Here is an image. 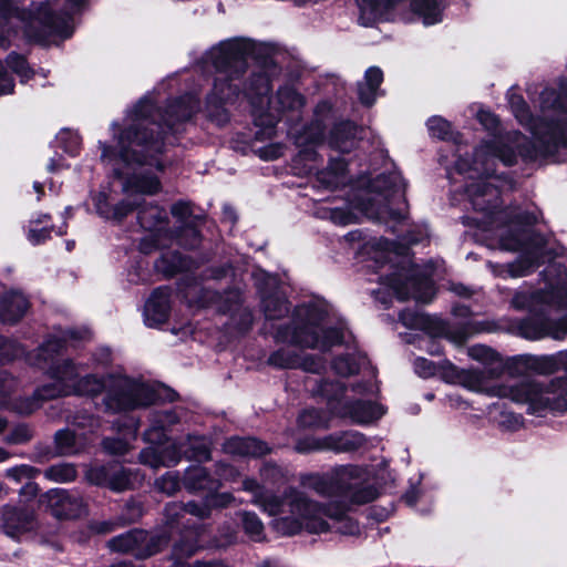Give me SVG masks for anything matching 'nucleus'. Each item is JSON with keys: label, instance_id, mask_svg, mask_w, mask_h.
Here are the masks:
<instances>
[{"label": "nucleus", "instance_id": "obj_13", "mask_svg": "<svg viewBox=\"0 0 567 567\" xmlns=\"http://www.w3.org/2000/svg\"><path fill=\"white\" fill-rule=\"evenodd\" d=\"M544 287L538 291L519 290L512 299L517 310L532 312L567 310V270L560 264L548 265L542 274Z\"/></svg>", "mask_w": 567, "mask_h": 567}, {"label": "nucleus", "instance_id": "obj_51", "mask_svg": "<svg viewBox=\"0 0 567 567\" xmlns=\"http://www.w3.org/2000/svg\"><path fill=\"white\" fill-rule=\"evenodd\" d=\"M133 485L132 475L123 467H118L110 472L109 487L113 491L121 492L131 488Z\"/></svg>", "mask_w": 567, "mask_h": 567}, {"label": "nucleus", "instance_id": "obj_6", "mask_svg": "<svg viewBox=\"0 0 567 567\" xmlns=\"http://www.w3.org/2000/svg\"><path fill=\"white\" fill-rule=\"evenodd\" d=\"M275 338L300 348L328 351L344 341L346 324L326 301L317 300L297 307L290 324L279 327Z\"/></svg>", "mask_w": 567, "mask_h": 567}, {"label": "nucleus", "instance_id": "obj_35", "mask_svg": "<svg viewBox=\"0 0 567 567\" xmlns=\"http://www.w3.org/2000/svg\"><path fill=\"white\" fill-rule=\"evenodd\" d=\"M317 186L323 189H334L347 182L346 163L343 159H331L326 169L316 174Z\"/></svg>", "mask_w": 567, "mask_h": 567}, {"label": "nucleus", "instance_id": "obj_50", "mask_svg": "<svg viewBox=\"0 0 567 567\" xmlns=\"http://www.w3.org/2000/svg\"><path fill=\"white\" fill-rule=\"evenodd\" d=\"M40 471L33 466L21 464L6 471V476L14 483H22L33 480Z\"/></svg>", "mask_w": 567, "mask_h": 567}, {"label": "nucleus", "instance_id": "obj_63", "mask_svg": "<svg viewBox=\"0 0 567 567\" xmlns=\"http://www.w3.org/2000/svg\"><path fill=\"white\" fill-rule=\"evenodd\" d=\"M501 424L506 430L516 431V430L523 427L524 417L522 414L504 413L502 416Z\"/></svg>", "mask_w": 567, "mask_h": 567}, {"label": "nucleus", "instance_id": "obj_34", "mask_svg": "<svg viewBox=\"0 0 567 567\" xmlns=\"http://www.w3.org/2000/svg\"><path fill=\"white\" fill-rule=\"evenodd\" d=\"M358 132V127L351 122L339 123L330 134L329 145L341 153H348L357 146Z\"/></svg>", "mask_w": 567, "mask_h": 567}, {"label": "nucleus", "instance_id": "obj_7", "mask_svg": "<svg viewBox=\"0 0 567 567\" xmlns=\"http://www.w3.org/2000/svg\"><path fill=\"white\" fill-rule=\"evenodd\" d=\"M256 49L252 40L247 38H233L220 41L212 47L205 54L207 63L216 70L212 92L207 96V109L212 117L225 122L227 114L224 105L231 102L239 94L235 83L246 70V59Z\"/></svg>", "mask_w": 567, "mask_h": 567}, {"label": "nucleus", "instance_id": "obj_18", "mask_svg": "<svg viewBox=\"0 0 567 567\" xmlns=\"http://www.w3.org/2000/svg\"><path fill=\"white\" fill-rule=\"evenodd\" d=\"M399 318L406 328L422 330L433 337L444 336L455 344L464 343L471 334L467 329L453 332L443 320L416 310H404Z\"/></svg>", "mask_w": 567, "mask_h": 567}, {"label": "nucleus", "instance_id": "obj_58", "mask_svg": "<svg viewBox=\"0 0 567 567\" xmlns=\"http://www.w3.org/2000/svg\"><path fill=\"white\" fill-rule=\"evenodd\" d=\"M467 353L472 359L484 363L493 361L495 358V352L491 348L482 344H476L468 348Z\"/></svg>", "mask_w": 567, "mask_h": 567}, {"label": "nucleus", "instance_id": "obj_41", "mask_svg": "<svg viewBox=\"0 0 567 567\" xmlns=\"http://www.w3.org/2000/svg\"><path fill=\"white\" fill-rule=\"evenodd\" d=\"M259 289L266 319L276 320L282 318L289 310L286 298L278 292L267 295L264 288L260 287Z\"/></svg>", "mask_w": 567, "mask_h": 567}, {"label": "nucleus", "instance_id": "obj_32", "mask_svg": "<svg viewBox=\"0 0 567 567\" xmlns=\"http://www.w3.org/2000/svg\"><path fill=\"white\" fill-rule=\"evenodd\" d=\"M225 453L233 456L258 457L267 454L270 449L261 441L254 437H231L224 443Z\"/></svg>", "mask_w": 567, "mask_h": 567}, {"label": "nucleus", "instance_id": "obj_61", "mask_svg": "<svg viewBox=\"0 0 567 567\" xmlns=\"http://www.w3.org/2000/svg\"><path fill=\"white\" fill-rule=\"evenodd\" d=\"M126 514L120 518V525L130 524L137 520L142 516V506L138 503L130 502L126 504Z\"/></svg>", "mask_w": 567, "mask_h": 567}, {"label": "nucleus", "instance_id": "obj_19", "mask_svg": "<svg viewBox=\"0 0 567 567\" xmlns=\"http://www.w3.org/2000/svg\"><path fill=\"white\" fill-rule=\"evenodd\" d=\"M41 503L59 519L79 518L86 512L82 496L75 491L52 488L41 496Z\"/></svg>", "mask_w": 567, "mask_h": 567}, {"label": "nucleus", "instance_id": "obj_42", "mask_svg": "<svg viewBox=\"0 0 567 567\" xmlns=\"http://www.w3.org/2000/svg\"><path fill=\"white\" fill-rule=\"evenodd\" d=\"M241 527L245 535L252 542L266 539L265 525L255 512L243 511L239 513Z\"/></svg>", "mask_w": 567, "mask_h": 567}, {"label": "nucleus", "instance_id": "obj_33", "mask_svg": "<svg viewBox=\"0 0 567 567\" xmlns=\"http://www.w3.org/2000/svg\"><path fill=\"white\" fill-rule=\"evenodd\" d=\"M445 378L449 382L460 383L468 390L475 392H482L486 390L485 371L474 369L458 370L453 364H450L447 367Z\"/></svg>", "mask_w": 567, "mask_h": 567}, {"label": "nucleus", "instance_id": "obj_3", "mask_svg": "<svg viewBox=\"0 0 567 567\" xmlns=\"http://www.w3.org/2000/svg\"><path fill=\"white\" fill-rule=\"evenodd\" d=\"M90 337L87 329H71L60 337L49 338L38 350L37 358L29 359L40 368L48 365L51 383L37 389V395L56 399L68 395L94 399L104 394L102 405L110 414L127 413L155 404L161 399V385L141 375H128L121 371L100 375L91 370L107 367L112 361L109 348H100L90 361L55 360L63 348L74 346L78 340Z\"/></svg>", "mask_w": 567, "mask_h": 567}, {"label": "nucleus", "instance_id": "obj_22", "mask_svg": "<svg viewBox=\"0 0 567 567\" xmlns=\"http://www.w3.org/2000/svg\"><path fill=\"white\" fill-rule=\"evenodd\" d=\"M173 289L164 286L155 289L146 300L143 320L148 328H161L169 318L173 302Z\"/></svg>", "mask_w": 567, "mask_h": 567}, {"label": "nucleus", "instance_id": "obj_62", "mask_svg": "<svg viewBox=\"0 0 567 567\" xmlns=\"http://www.w3.org/2000/svg\"><path fill=\"white\" fill-rule=\"evenodd\" d=\"M299 422L302 426H320V425H322L320 412L316 409L305 410L299 415Z\"/></svg>", "mask_w": 567, "mask_h": 567}, {"label": "nucleus", "instance_id": "obj_30", "mask_svg": "<svg viewBox=\"0 0 567 567\" xmlns=\"http://www.w3.org/2000/svg\"><path fill=\"white\" fill-rule=\"evenodd\" d=\"M400 0H358L359 21L364 27L373 25L377 22L388 20L391 9Z\"/></svg>", "mask_w": 567, "mask_h": 567}, {"label": "nucleus", "instance_id": "obj_25", "mask_svg": "<svg viewBox=\"0 0 567 567\" xmlns=\"http://www.w3.org/2000/svg\"><path fill=\"white\" fill-rule=\"evenodd\" d=\"M365 442L364 436L357 431L341 432L313 440L309 447L298 446L299 451L320 450L336 453L351 452L361 447Z\"/></svg>", "mask_w": 567, "mask_h": 567}, {"label": "nucleus", "instance_id": "obj_43", "mask_svg": "<svg viewBox=\"0 0 567 567\" xmlns=\"http://www.w3.org/2000/svg\"><path fill=\"white\" fill-rule=\"evenodd\" d=\"M185 484L189 489L214 491L219 487L218 481L210 478L202 466H194L186 471Z\"/></svg>", "mask_w": 567, "mask_h": 567}, {"label": "nucleus", "instance_id": "obj_40", "mask_svg": "<svg viewBox=\"0 0 567 567\" xmlns=\"http://www.w3.org/2000/svg\"><path fill=\"white\" fill-rule=\"evenodd\" d=\"M394 244L382 238H373L363 244L359 254L362 257H368L375 261V264H384L391 261Z\"/></svg>", "mask_w": 567, "mask_h": 567}, {"label": "nucleus", "instance_id": "obj_12", "mask_svg": "<svg viewBox=\"0 0 567 567\" xmlns=\"http://www.w3.org/2000/svg\"><path fill=\"white\" fill-rule=\"evenodd\" d=\"M269 80L266 75H257L246 95L252 107L257 125L274 127L278 117L288 111H299L305 105V99L292 86L280 87L274 99H269Z\"/></svg>", "mask_w": 567, "mask_h": 567}, {"label": "nucleus", "instance_id": "obj_10", "mask_svg": "<svg viewBox=\"0 0 567 567\" xmlns=\"http://www.w3.org/2000/svg\"><path fill=\"white\" fill-rule=\"evenodd\" d=\"M378 391V385L371 380L353 384L350 389L340 381L327 380L318 384L313 393L326 398L330 409L339 415L367 424L384 414L383 408L371 401Z\"/></svg>", "mask_w": 567, "mask_h": 567}, {"label": "nucleus", "instance_id": "obj_15", "mask_svg": "<svg viewBox=\"0 0 567 567\" xmlns=\"http://www.w3.org/2000/svg\"><path fill=\"white\" fill-rule=\"evenodd\" d=\"M174 507H166V529L163 532L147 533L143 529H132L107 542L110 550L121 554H131L136 558L151 557L168 545L171 533L175 528Z\"/></svg>", "mask_w": 567, "mask_h": 567}, {"label": "nucleus", "instance_id": "obj_39", "mask_svg": "<svg viewBox=\"0 0 567 567\" xmlns=\"http://www.w3.org/2000/svg\"><path fill=\"white\" fill-rule=\"evenodd\" d=\"M123 437H106L103 440L102 445L106 453L111 455H124L130 450L131 441L136 439L137 424L130 420L128 424L124 425Z\"/></svg>", "mask_w": 567, "mask_h": 567}, {"label": "nucleus", "instance_id": "obj_36", "mask_svg": "<svg viewBox=\"0 0 567 567\" xmlns=\"http://www.w3.org/2000/svg\"><path fill=\"white\" fill-rule=\"evenodd\" d=\"M382 81L381 69L371 66L365 71L363 81L358 84L359 100L362 104L371 106L374 103Z\"/></svg>", "mask_w": 567, "mask_h": 567}, {"label": "nucleus", "instance_id": "obj_14", "mask_svg": "<svg viewBox=\"0 0 567 567\" xmlns=\"http://www.w3.org/2000/svg\"><path fill=\"white\" fill-rule=\"evenodd\" d=\"M176 417L161 412L155 415L150 427L144 432V440L151 444L140 453V462L154 470L171 467L177 463L176 442L172 437Z\"/></svg>", "mask_w": 567, "mask_h": 567}, {"label": "nucleus", "instance_id": "obj_29", "mask_svg": "<svg viewBox=\"0 0 567 567\" xmlns=\"http://www.w3.org/2000/svg\"><path fill=\"white\" fill-rule=\"evenodd\" d=\"M179 246L195 248L200 241L199 224L202 218L194 214L187 203L179 200Z\"/></svg>", "mask_w": 567, "mask_h": 567}, {"label": "nucleus", "instance_id": "obj_47", "mask_svg": "<svg viewBox=\"0 0 567 567\" xmlns=\"http://www.w3.org/2000/svg\"><path fill=\"white\" fill-rule=\"evenodd\" d=\"M188 443L189 449L185 445L183 446V450L179 447V453L183 452L185 457L197 461H205L209 458L208 443L204 437H189Z\"/></svg>", "mask_w": 567, "mask_h": 567}, {"label": "nucleus", "instance_id": "obj_56", "mask_svg": "<svg viewBox=\"0 0 567 567\" xmlns=\"http://www.w3.org/2000/svg\"><path fill=\"white\" fill-rule=\"evenodd\" d=\"M199 110V101L193 95L179 99V121L190 118Z\"/></svg>", "mask_w": 567, "mask_h": 567}, {"label": "nucleus", "instance_id": "obj_17", "mask_svg": "<svg viewBox=\"0 0 567 567\" xmlns=\"http://www.w3.org/2000/svg\"><path fill=\"white\" fill-rule=\"evenodd\" d=\"M412 276L396 274L386 279L384 286L388 287L399 300L414 298L417 301L429 302L433 296V285L430 275L424 272L420 276L416 270L411 269Z\"/></svg>", "mask_w": 567, "mask_h": 567}, {"label": "nucleus", "instance_id": "obj_60", "mask_svg": "<svg viewBox=\"0 0 567 567\" xmlns=\"http://www.w3.org/2000/svg\"><path fill=\"white\" fill-rule=\"evenodd\" d=\"M51 230L47 227H28L27 238L32 245H40L50 238Z\"/></svg>", "mask_w": 567, "mask_h": 567}, {"label": "nucleus", "instance_id": "obj_59", "mask_svg": "<svg viewBox=\"0 0 567 567\" xmlns=\"http://www.w3.org/2000/svg\"><path fill=\"white\" fill-rule=\"evenodd\" d=\"M87 480L95 485H104L109 487L110 471L105 466L93 467L86 473Z\"/></svg>", "mask_w": 567, "mask_h": 567}, {"label": "nucleus", "instance_id": "obj_20", "mask_svg": "<svg viewBox=\"0 0 567 567\" xmlns=\"http://www.w3.org/2000/svg\"><path fill=\"white\" fill-rule=\"evenodd\" d=\"M16 385V380L6 371H0V411L3 409L13 410L20 414H30L41 406L48 399L37 395V390L30 398L12 401L10 394ZM9 421L0 414V434L8 427Z\"/></svg>", "mask_w": 567, "mask_h": 567}, {"label": "nucleus", "instance_id": "obj_26", "mask_svg": "<svg viewBox=\"0 0 567 567\" xmlns=\"http://www.w3.org/2000/svg\"><path fill=\"white\" fill-rule=\"evenodd\" d=\"M269 364L280 369L301 368L307 372H319L322 364L321 361L313 355H300L292 349H279L271 353L268 359Z\"/></svg>", "mask_w": 567, "mask_h": 567}, {"label": "nucleus", "instance_id": "obj_31", "mask_svg": "<svg viewBox=\"0 0 567 567\" xmlns=\"http://www.w3.org/2000/svg\"><path fill=\"white\" fill-rule=\"evenodd\" d=\"M158 250L159 257L154 262V268L163 278H173L177 274V240L174 235V244L159 240L152 251Z\"/></svg>", "mask_w": 567, "mask_h": 567}, {"label": "nucleus", "instance_id": "obj_38", "mask_svg": "<svg viewBox=\"0 0 567 567\" xmlns=\"http://www.w3.org/2000/svg\"><path fill=\"white\" fill-rule=\"evenodd\" d=\"M55 444L60 454L72 455L84 449L87 444V437L76 430L64 429L56 432Z\"/></svg>", "mask_w": 567, "mask_h": 567}, {"label": "nucleus", "instance_id": "obj_55", "mask_svg": "<svg viewBox=\"0 0 567 567\" xmlns=\"http://www.w3.org/2000/svg\"><path fill=\"white\" fill-rule=\"evenodd\" d=\"M332 369L337 374L348 377L355 373L359 367L351 357H340L333 361Z\"/></svg>", "mask_w": 567, "mask_h": 567}, {"label": "nucleus", "instance_id": "obj_2", "mask_svg": "<svg viewBox=\"0 0 567 567\" xmlns=\"http://www.w3.org/2000/svg\"><path fill=\"white\" fill-rule=\"evenodd\" d=\"M176 102V80L171 78L127 109L122 124L111 123L114 145L99 141L101 162L118 179L124 195L118 198L116 192L104 188L93 197L95 212L103 219L121 223L141 205L140 196L161 190L157 174L145 167L156 172L166 167L167 146L175 140Z\"/></svg>", "mask_w": 567, "mask_h": 567}, {"label": "nucleus", "instance_id": "obj_27", "mask_svg": "<svg viewBox=\"0 0 567 567\" xmlns=\"http://www.w3.org/2000/svg\"><path fill=\"white\" fill-rule=\"evenodd\" d=\"M34 527V515L29 508L4 506L2 509V528L11 538H19Z\"/></svg>", "mask_w": 567, "mask_h": 567}, {"label": "nucleus", "instance_id": "obj_9", "mask_svg": "<svg viewBox=\"0 0 567 567\" xmlns=\"http://www.w3.org/2000/svg\"><path fill=\"white\" fill-rule=\"evenodd\" d=\"M487 393L525 405L526 413L533 416H560L567 413V375L547 382L536 379L504 382L493 385Z\"/></svg>", "mask_w": 567, "mask_h": 567}, {"label": "nucleus", "instance_id": "obj_44", "mask_svg": "<svg viewBox=\"0 0 567 567\" xmlns=\"http://www.w3.org/2000/svg\"><path fill=\"white\" fill-rule=\"evenodd\" d=\"M8 68L18 75L22 84L33 78L34 71L28 64L25 58L17 52H11L6 58Z\"/></svg>", "mask_w": 567, "mask_h": 567}, {"label": "nucleus", "instance_id": "obj_5", "mask_svg": "<svg viewBox=\"0 0 567 567\" xmlns=\"http://www.w3.org/2000/svg\"><path fill=\"white\" fill-rule=\"evenodd\" d=\"M19 0H0V50L10 48L22 30L24 37L42 44L58 43L72 37L75 16L89 7V0H65V11L58 12V1L45 0L30 10L19 12ZM14 80L0 61V96L13 93Z\"/></svg>", "mask_w": 567, "mask_h": 567}, {"label": "nucleus", "instance_id": "obj_46", "mask_svg": "<svg viewBox=\"0 0 567 567\" xmlns=\"http://www.w3.org/2000/svg\"><path fill=\"white\" fill-rule=\"evenodd\" d=\"M55 142L58 147L71 156H75L81 146V137L78 132L66 128L58 133Z\"/></svg>", "mask_w": 567, "mask_h": 567}, {"label": "nucleus", "instance_id": "obj_28", "mask_svg": "<svg viewBox=\"0 0 567 567\" xmlns=\"http://www.w3.org/2000/svg\"><path fill=\"white\" fill-rule=\"evenodd\" d=\"M29 307L30 301L22 291L8 290L0 298V321L14 324L25 316Z\"/></svg>", "mask_w": 567, "mask_h": 567}, {"label": "nucleus", "instance_id": "obj_53", "mask_svg": "<svg viewBox=\"0 0 567 567\" xmlns=\"http://www.w3.org/2000/svg\"><path fill=\"white\" fill-rule=\"evenodd\" d=\"M155 488L167 496L177 491V473L169 471L155 481Z\"/></svg>", "mask_w": 567, "mask_h": 567}, {"label": "nucleus", "instance_id": "obj_1", "mask_svg": "<svg viewBox=\"0 0 567 567\" xmlns=\"http://www.w3.org/2000/svg\"><path fill=\"white\" fill-rule=\"evenodd\" d=\"M508 102L516 120L526 126L534 136V145L518 132L494 136L475 147L471 157L461 153L455 162V172L466 181V195L475 210L488 212L483 224L492 248L507 251H522L519 258L506 266L487 262L495 276L513 278L530 274L540 258L550 255L547 239L532 233L530 226L537 221L535 213L517 208L496 210L499 202L498 186L487 183L496 172L497 162L505 166L516 163L517 156L536 158L538 155H555L567 151V91L546 87L540 92L539 116L535 120L524 99L511 94Z\"/></svg>", "mask_w": 567, "mask_h": 567}, {"label": "nucleus", "instance_id": "obj_23", "mask_svg": "<svg viewBox=\"0 0 567 567\" xmlns=\"http://www.w3.org/2000/svg\"><path fill=\"white\" fill-rule=\"evenodd\" d=\"M560 370L558 352L550 355H519L512 360L507 367L511 377L525 375L533 372L539 375H549Z\"/></svg>", "mask_w": 567, "mask_h": 567}, {"label": "nucleus", "instance_id": "obj_4", "mask_svg": "<svg viewBox=\"0 0 567 567\" xmlns=\"http://www.w3.org/2000/svg\"><path fill=\"white\" fill-rule=\"evenodd\" d=\"M241 488L251 494L252 505L275 517L270 523L271 528L281 536L301 532L320 534L334 530L343 535L359 533L358 523L348 516L349 506L341 502L320 504L293 487L277 496L254 478H245Z\"/></svg>", "mask_w": 567, "mask_h": 567}, {"label": "nucleus", "instance_id": "obj_49", "mask_svg": "<svg viewBox=\"0 0 567 567\" xmlns=\"http://www.w3.org/2000/svg\"><path fill=\"white\" fill-rule=\"evenodd\" d=\"M71 424L80 434L86 436V434L95 433L101 427V420L93 414L79 413L72 417Z\"/></svg>", "mask_w": 567, "mask_h": 567}, {"label": "nucleus", "instance_id": "obj_64", "mask_svg": "<svg viewBox=\"0 0 567 567\" xmlns=\"http://www.w3.org/2000/svg\"><path fill=\"white\" fill-rule=\"evenodd\" d=\"M414 370L420 377L429 378L435 373V365L424 358H417L414 361Z\"/></svg>", "mask_w": 567, "mask_h": 567}, {"label": "nucleus", "instance_id": "obj_16", "mask_svg": "<svg viewBox=\"0 0 567 567\" xmlns=\"http://www.w3.org/2000/svg\"><path fill=\"white\" fill-rule=\"evenodd\" d=\"M137 219L141 227L147 233L140 243V249L144 254L152 252L154 245L159 240L174 244L175 233L169 228L167 212L157 205H146L138 209Z\"/></svg>", "mask_w": 567, "mask_h": 567}, {"label": "nucleus", "instance_id": "obj_37", "mask_svg": "<svg viewBox=\"0 0 567 567\" xmlns=\"http://www.w3.org/2000/svg\"><path fill=\"white\" fill-rule=\"evenodd\" d=\"M410 6L425 25H433L443 20L444 0H412Z\"/></svg>", "mask_w": 567, "mask_h": 567}, {"label": "nucleus", "instance_id": "obj_11", "mask_svg": "<svg viewBox=\"0 0 567 567\" xmlns=\"http://www.w3.org/2000/svg\"><path fill=\"white\" fill-rule=\"evenodd\" d=\"M364 471L358 466L347 465L337 468L332 477L309 474L301 477V484L321 495H339L351 504H364L377 497L372 486H364Z\"/></svg>", "mask_w": 567, "mask_h": 567}, {"label": "nucleus", "instance_id": "obj_52", "mask_svg": "<svg viewBox=\"0 0 567 567\" xmlns=\"http://www.w3.org/2000/svg\"><path fill=\"white\" fill-rule=\"evenodd\" d=\"M427 128L432 136L441 140L449 138L452 133L451 124L441 116H432L429 118Z\"/></svg>", "mask_w": 567, "mask_h": 567}, {"label": "nucleus", "instance_id": "obj_57", "mask_svg": "<svg viewBox=\"0 0 567 567\" xmlns=\"http://www.w3.org/2000/svg\"><path fill=\"white\" fill-rule=\"evenodd\" d=\"M23 349L18 343L0 337V357L11 360L23 354Z\"/></svg>", "mask_w": 567, "mask_h": 567}, {"label": "nucleus", "instance_id": "obj_54", "mask_svg": "<svg viewBox=\"0 0 567 567\" xmlns=\"http://www.w3.org/2000/svg\"><path fill=\"white\" fill-rule=\"evenodd\" d=\"M32 437L31 429L25 424L14 426L11 432L3 439L4 443L11 445L23 444Z\"/></svg>", "mask_w": 567, "mask_h": 567}, {"label": "nucleus", "instance_id": "obj_8", "mask_svg": "<svg viewBox=\"0 0 567 567\" xmlns=\"http://www.w3.org/2000/svg\"><path fill=\"white\" fill-rule=\"evenodd\" d=\"M405 183L398 172L378 176L354 202L342 207L329 209V218L336 225H350L360 221L362 216L386 221L403 218L401 210L389 208L391 203H401L404 198Z\"/></svg>", "mask_w": 567, "mask_h": 567}, {"label": "nucleus", "instance_id": "obj_24", "mask_svg": "<svg viewBox=\"0 0 567 567\" xmlns=\"http://www.w3.org/2000/svg\"><path fill=\"white\" fill-rule=\"evenodd\" d=\"M517 330L519 336L529 340L547 337L561 340L567 334V315L558 321L527 318L518 323Z\"/></svg>", "mask_w": 567, "mask_h": 567}, {"label": "nucleus", "instance_id": "obj_48", "mask_svg": "<svg viewBox=\"0 0 567 567\" xmlns=\"http://www.w3.org/2000/svg\"><path fill=\"white\" fill-rule=\"evenodd\" d=\"M188 443L189 449L185 445L183 446V450L179 447V453L183 452L185 457L197 461H205L209 458L208 443L204 437H189Z\"/></svg>", "mask_w": 567, "mask_h": 567}, {"label": "nucleus", "instance_id": "obj_45", "mask_svg": "<svg viewBox=\"0 0 567 567\" xmlns=\"http://www.w3.org/2000/svg\"><path fill=\"white\" fill-rule=\"evenodd\" d=\"M76 470L70 463H59L51 465L44 471V477L56 483H69L75 480Z\"/></svg>", "mask_w": 567, "mask_h": 567}, {"label": "nucleus", "instance_id": "obj_21", "mask_svg": "<svg viewBox=\"0 0 567 567\" xmlns=\"http://www.w3.org/2000/svg\"><path fill=\"white\" fill-rule=\"evenodd\" d=\"M332 113V105L328 101L318 103L315 110L316 122L305 133L296 136V144L300 147L298 162L315 161L317 154L313 150L308 148L309 145H317L323 137V128L321 123Z\"/></svg>", "mask_w": 567, "mask_h": 567}]
</instances>
